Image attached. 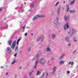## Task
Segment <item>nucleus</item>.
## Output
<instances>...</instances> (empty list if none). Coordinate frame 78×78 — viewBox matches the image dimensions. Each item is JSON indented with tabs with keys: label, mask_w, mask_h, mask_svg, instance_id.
I'll list each match as a JSON object with an SVG mask.
<instances>
[{
	"label": "nucleus",
	"mask_w": 78,
	"mask_h": 78,
	"mask_svg": "<svg viewBox=\"0 0 78 78\" xmlns=\"http://www.w3.org/2000/svg\"><path fill=\"white\" fill-rule=\"evenodd\" d=\"M45 15H35L33 18V20H36L38 17H40V18H41V17H44Z\"/></svg>",
	"instance_id": "nucleus-1"
},
{
	"label": "nucleus",
	"mask_w": 78,
	"mask_h": 78,
	"mask_svg": "<svg viewBox=\"0 0 78 78\" xmlns=\"http://www.w3.org/2000/svg\"><path fill=\"white\" fill-rule=\"evenodd\" d=\"M16 41H14L12 44V46L11 47V48L12 49H14L15 47H16Z\"/></svg>",
	"instance_id": "nucleus-2"
},
{
	"label": "nucleus",
	"mask_w": 78,
	"mask_h": 78,
	"mask_svg": "<svg viewBox=\"0 0 78 78\" xmlns=\"http://www.w3.org/2000/svg\"><path fill=\"white\" fill-rule=\"evenodd\" d=\"M40 62L41 64H44L45 63V60L44 58H42L40 59Z\"/></svg>",
	"instance_id": "nucleus-3"
},
{
	"label": "nucleus",
	"mask_w": 78,
	"mask_h": 78,
	"mask_svg": "<svg viewBox=\"0 0 78 78\" xmlns=\"http://www.w3.org/2000/svg\"><path fill=\"white\" fill-rule=\"evenodd\" d=\"M41 39H44V36L41 35V36L38 37L37 39L36 40V42H38Z\"/></svg>",
	"instance_id": "nucleus-4"
},
{
	"label": "nucleus",
	"mask_w": 78,
	"mask_h": 78,
	"mask_svg": "<svg viewBox=\"0 0 78 78\" xmlns=\"http://www.w3.org/2000/svg\"><path fill=\"white\" fill-rule=\"evenodd\" d=\"M7 50L8 54H11V48L9 47H7Z\"/></svg>",
	"instance_id": "nucleus-5"
},
{
	"label": "nucleus",
	"mask_w": 78,
	"mask_h": 78,
	"mask_svg": "<svg viewBox=\"0 0 78 78\" xmlns=\"http://www.w3.org/2000/svg\"><path fill=\"white\" fill-rule=\"evenodd\" d=\"M66 27L67 29H69V23H67L65 24V26L64 27V30H66Z\"/></svg>",
	"instance_id": "nucleus-6"
},
{
	"label": "nucleus",
	"mask_w": 78,
	"mask_h": 78,
	"mask_svg": "<svg viewBox=\"0 0 78 78\" xmlns=\"http://www.w3.org/2000/svg\"><path fill=\"white\" fill-rule=\"evenodd\" d=\"M56 66H55L53 68V72H52V75H54L55 74V71L56 70Z\"/></svg>",
	"instance_id": "nucleus-7"
},
{
	"label": "nucleus",
	"mask_w": 78,
	"mask_h": 78,
	"mask_svg": "<svg viewBox=\"0 0 78 78\" xmlns=\"http://www.w3.org/2000/svg\"><path fill=\"white\" fill-rule=\"evenodd\" d=\"M8 44L9 45H11V44H12V41H11V40H8Z\"/></svg>",
	"instance_id": "nucleus-8"
},
{
	"label": "nucleus",
	"mask_w": 78,
	"mask_h": 78,
	"mask_svg": "<svg viewBox=\"0 0 78 78\" xmlns=\"http://www.w3.org/2000/svg\"><path fill=\"white\" fill-rule=\"evenodd\" d=\"M64 19H65L66 22H67V20H68V19H69V18L68 16L66 17V16H65Z\"/></svg>",
	"instance_id": "nucleus-9"
},
{
	"label": "nucleus",
	"mask_w": 78,
	"mask_h": 78,
	"mask_svg": "<svg viewBox=\"0 0 78 78\" xmlns=\"http://www.w3.org/2000/svg\"><path fill=\"white\" fill-rule=\"evenodd\" d=\"M69 12H70V13H75V10H69Z\"/></svg>",
	"instance_id": "nucleus-10"
},
{
	"label": "nucleus",
	"mask_w": 78,
	"mask_h": 78,
	"mask_svg": "<svg viewBox=\"0 0 78 78\" xmlns=\"http://www.w3.org/2000/svg\"><path fill=\"white\" fill-rule=\"evenodd\" d=\"M60 9H61V8H58L57 10V12L58 15H59V12H60Z\"/></svg>",
	"instance_id": "nucleus-11"
},
{
	"label": "nucleus",
	"mask_w": 78,
	"mask_h": 78,
	"mask_svg": "<svg viewBox=\"0 0 78 78\" xmlns=\"http://www.w3.org/2000/svg\"><path fill=\"white\" fill-rule=\"evenodd\" d=\"M58 22V19L57 18L55 22V24H57Z\"/></svg>",
	"instance_id": "nucleus-12"
},
{
	"label": "nucleus",
	"mask_w": 78,
	"mask_h": 78,
	"mask_svg": "<svg viewBox=\"0 0 78 78\" xmlns=\"http://www.w3.org/2000/svg\"><path fill=\"white\" fill-rule=\"evenodd\" d=\"M19 49L18 48V46H17L15 48V50L16 51H18V50Z\"/></svg>",
	"instance_id": "nucleus-13"
},
{
	"label": "nucleus",
	"mask_w": 78,
	"mask_h": 78,
	"mask_svg": "<svg viewBox=\"0 0 78 78\" xmlns=\"http://www.w3.org/2000/svg\"><path fill=\"white\" fill-rule=\"evenodd\" d=\"M74 3H75V2L73 1H72L70 3V5H73L74 4Z\"/></svg>",
	"instance_id": "nucleus-14"
},
{
	"label": "nucleus",
	"mask_w": 78,
	"mask_h": 78,
	"mask_svg": "<svg viewBox=\"0 0 78 78\" xmlns=\"http://www.w3.org/2000/svg\"><path fill=\"white\" fill-rule=\"evenodd\" d=\"M17 62V60H15L12 63V64H13L14 63H16Z\"/></svg>",
	"instance_id": "nucleus-15"
},
{
	"label": "nucleus",
	"mask_w": 78,
	"mask_h": 78,
	"mask_svg": "<svg viewBox=\"0 0 78 78\" xmlns=\"http://www.w3.org/2000/svg\"><path fill=\"white\" fill-rule=\"evenodd\" d=\"M31 8H33L34 7V4H31Z\"/></svg>",
	"instance_id": "nucleus-16"
},
{
	"label": "nucleus",
	"mask_w": 78,
	"mask_h": 78,
	"mask_svg": "<svg viewBox=\"0 0 78 78\" xmlns=\"http://www.w3.org/2000/svg\"><path fill=\"white\" fill-rule=\"evenodd\" d=\"M55 37V35L53 34L52 35V39H54Z\"/></svg>",
	"instance_id": "nucleus-17"
},
{
	"label": "nucleus",
	"mask_w": 78,
	"mask_h": 78,
	"mask_svg": "<svg viewBox=\"0 0 78 78\" xmlns=\"http://www.w3.org/2000/svg\"><path fill=\"white\" fill-rule=\"evenodd\" d=\"M30 76H31V78H32V76H33V74H32V73H30Z\"/></svg>",
	"instance_id": "nucleus-18"
},
{
	"label": "nucleus",
	"mask_w": 78,
	"mask_h": 78,
	"mask_svg": "<svg viewBox=\"0 0 78 78\" xmlns=\"http://www.w3.org/2000/svg\"><path fill=\"white\" fill-rule=\"evenodd\" d=\"M38 61H39V59H37L36 61L35 64H36L37 65V64Z\"/></svg>",
	"instance_id": "nucleus-19"
},
{
	"label": "nucleus",
	"mask_w": 78,
	"mask_h": 78,
	"mask_svg": "<svg viewBox=\"0 0 78 78\" xmlns=\"http://www.w3.org/2000/svg\"><path fill=\"white\" fill-rule=\"evenodd\" d=\"M63 62H64V61H61L60 62V64H63Z\"/></svg>",
	"instance_id": "nucleus-20"
},
{
	"label": "nucleus",
	"mask_w": 78,
	"mask_h": 78,
	"mask_svg": "<svg viewBox=\"0 0 78 78\" xmlns=\"http://www.w3.org/2000/svg\"><path fill=\"white\" fill-rule=\"evenodd\" d=\"M47 51H50V48H48L47 49Z\"/></svg>",
	"instance_id": "nucleus-21"
},
{
	"label": "nucleus",
	"mask_w": 78,
	"mask_h": 78,
	"mask_svg": "<svg viewBox=\"0 0 78 78\" xmlns=\"http://www.w3.org/2000/svg\"><path fill=\"white\" fill-rule=\"evenodd\" d=\"M64 56V54H63L60 57V59L62 58H63V56Z\"/></svg>",
	"instance_id": "nucleus-22"
},
{
	"label": "nucleus",
	"mask_w": 78,
	"mask_h": 78,
	"mask_svg": "<svg viewBox=\"0 0 78 78\" xmlns=\"http://www.w3.org/2000/svg\"><path fill=\"white\" fill-rule=\"evenodd\" d=\"M39 73H40V72H39V71H37V72L36 74V75H39Z\"/></svg>",
	"instance_id": "nucleus-23"
},
{
	"label": "nucleus",
	"mask_w": 78,
	"mask_h": 78,
	"mask_svg": "<svg viewBox=\"0 0 78 78\" xmlns=\"http://www.w3.org/2000/svg\"><path fill=\"white\" fill-rule=\"evenodd\" d=\"M72 30L73 32H76V30H75L73 29H72Z\"/></svg>",
	"instance_id": "nucleus-24"
},
{
	"label": "nucleus",
	"mask_w": 78,
	"mask_h": 78,
	"mask_svg": "<svg viewBox=\"0 0 78 78\" xmlns=\"http://www.w3.org/2000/svg\"><path fill=\"white\" fill-rule=\"evenodd\" d=\"M39 57V55L38 54H37L36 55V57H35V59H37V58L38 57Z\"/></svg>",
	"instance_id": "nucleus-25"
},
{
	"label": "nucleus",
	"mask_w": 78,
	"mask_h": 78,
	"mask_svg": "<svg viewBox=\"0 0 78 78\" xmlns=\"http://www.w3.org/2000/svg\"><path fill=\"white\" fill-rule=\"evenodd\" d=\"M69 6H67V9L66 10V11H68L69 10Z\"/></svg>",
	"instance_id": "nucleus-26"
},
{
	"label": "nucleus",
	"mask_w": 78,
	"mask_h": 78,
	"mask_svg": "<svg viewBox=\"0 0 78 78\" xmlns=\"http://www.w3.org/2000/svg\"><path fill=\"white\" fill-rule=\"evenodd\" d=\"M59 2H57L56 3V4H55V6H57V5H58V4H59Z\"/></svg>",
	"instance_id": "nucleus-27"
},
{
	"label": "nucleus",
	"mask_w": 78,
	"mask_h": 78,
	"mask_svg": "<svg viewBox=\"0 0 78 78\" xmlns=\"http://www.w3.org/2000/svg\"><path fill=\"white\" fill-rule=\"evenodd\" d=\"M66 41H69V38L66 37Z\"/></svg>",
	"instance_id": "nucleus-28"
},
{
	"label": "nucleus",
	"mask_w": 78,
	"mask_h": 78,
	"mask_svg": "<svg viewBox=\"0 0 78 78\" xmlns=\"http://www.w3.org/2000/svg\"><path fill=\"white\" fill-rule=\"evenodd\" d=\"M37 67V65L35 64V65L34 66V68H35V69H36V68Z\"/></svg>",
	"instance_id": "nucleus-29"
},
{
	"label": "nucleus",
	"mask_w": 78,
	"mask_h": 78,
	"mask_svg": "<svg viewBox=\"0 0 78 78\" xmlns=\"http://www.w3.org/2000/svg\"><path fill=\"white\" fill-rule=\"evenodd\" d=\"M73 33L72 32V33L71 34V35L70 36H73Z\"/></svg>",
	"instance_id": "nucleus-30"
},
{
	"label": "nucleus",
	"mask_w": 78,
	"mask_h": 78,
	"mask_svg": "<svg viewBox=\"0 0 78 78\" xmlns=\"http://www.w3.org/2000/svg\"><path fill=\"white\" fill-rule=\"evenodd\" d=\"M17 53L15 54L14 55V56H15V57H16V56H17Z\"/></svg>",
	"instance_id": "nucleus-31"
},
{
	"label": "nucleus",
	"mask_w": 78,
	"mask_h": 78,
	"mask_svg": "<svg viewBox=\"0 0 78 78\" xmlns=\"http://www.w3.org/2000/svg\"><path fill=\"white\" fill-rule=\"evenodd\" d=\"M71 64L72 66L73 65V62H72L71 63Z\"/></svg>",
	"instance_id": "nucleus-32"
},
{
	"label": "nucleus",
	"mask_w": 78,
	"mask_h": 78,
	"mask_svg": "<svg viewBox=\"0 0 78 78\" xmlns=\"http://www.w3.org/2000/svg\"><path fill=\"white\" fill-rule=\"evenodd\" d=\"M70 73V71H67V73L69 74Z\"/></svg>",
	"instance_id": "nucleus-33"
},
{
	"label": "nucleus",
	"mask_w": 78,
	"mask_h": 78,
	"mask_svg": "<svg viewBox=\"0 0 78 78\" xmlns=\"http://www.w3.org/2000/svg\"><path fill=\"white\" fill-rule=\"evenodd\" d=\"M27 33H26L25 34V36H27Z\"/></svg>",
	"instance_id": "nucleus-34"
},
{
	"label": "nucleus",
	"mask_w": 78,
	"mask_h": 78,
	"mask_svg": "<svg viewBox=\"0 0 78 78\" xmlns=\"http://www.w3.org/2000/svg\"><path fill=\"white\" fill-rule=\"evenodd\" d=\"M20 41V38H19V39L17 41L19 42Z\"/></svg>",
	"instance_id": "nucleus-35"
},
{
	"label": "nucleus",
	"mask_w": 78,
	"mask_h": 78,
	"mask_svg": "<svg viewBox=\"0 0 78 78\" xmlns=\"http://www.w3.org/2000/svg\"><path fill=\"white\" fill-rule=\"evenodd\" d=\"M68 45L69 46H70V45H71V44H68Z\"/></svg>",
	"instance_id": "nucleus-36"
},
{
	"label": "nucleus",
	"mask_w": 78,
	"mask_h": 78,
	"mask_svg": "<svg viewBox=\"0 0 78 78\" xmlns=\"http://www.w3.org/2000/svg\"><path fill=\"white\" fill-rule=\"evenodd\" d=\"M30 50H31V48H30L28 51H30Z\"/></svg>",
	"instance_id": "nucleus-37"
},
{
	"label": "nucleus",
	"mask_w": 78,
	"mask_h": 78,
	"mask_svg": "<svg viewBox=\"0 0 78 78\" xmlns=\"http://www.w3.org/2000/svg\"><path fill=\"white\" fill-rule=\"evenodd\" d=\"M71 62L70 61V62H69V64H71Z\"/></svg>",
	"instance_id": "nucleus-38"
},
{
	"label": "nucleus",
	"mask_w": 78,
	"mask_h": 78,
	"mask_svg": "<svg viewBox=\"0 0 78 78\" xmlns=\"http://www.w3.org/2000/svg\"><path fill=\"white\" fill-rule=\"evenodd\" d=\"M17 45H19V41H17Z\"/></svg>",
	"instance_id": "nucleus-39"
},
{
	"label": "nucleus",
	"mask_w": 78,
	"mask_h": 78,
	"mask_svg": "<svg viewBox=\"0 0 78 78\" xmlns=\"http://www.w3.org/2000/svg\"><path fill=\"white\" fill-rule=\"evenodd\" d=\"M68 33H69V34H70V32H68Z\"/></svg>",
	"instance_id": "nucleus-40"
},
{
	"label": "nucleus",
	"mask_w": 78,
	"mask_h": 78,
	"mask_svg": "<svg viewBox=\"0 0 78 78\" xmlns=\"http://www.w3.org/2000/svg\"><path fill=\"white\" fill-rule=\"evenodd\" d=\"M25 26H24L23 27V29H25Z\"/></svg>",
	"instance_id": "nucleus-41"
},
{
	"label": "nucleus",
	"mask_w": 78,
	"mask_h": 78,
	"mask_svg": "<svg viewBox=\"0 0 78 78\" xmlns=\"http://www.w3.org/2000/svg\"><path fill=\"white\" fill-rule=\"evenodd\" d=\"M77 41V40H75L74 41V42H76Z\"/></svg>",
	"instance_id": "nucleus-42"
},
{
	"label": "nucleus",
	"mask_w": 78,
	"mask_h": 78,
	"mask_svg": "<svg viewBox=\"0 0 78 78\" xmlns=\"http://www.w3.org/2000/svg\"><path fill=\"white\" fill-rule=\"evenodd\" d=\"M21 68H22V66H20V69H21Z\"/></svg>",
	"instance_id": "nucleus-43"
},
{
	"label": "nucleus",
	"mask_w": 78,
	"mask_h": 78,
	"mask_svg": "<svg viewBox=\"0 0 78 78\" xmlns=\"http://www.w3.org/2000/svg\"><path fill=\"white\" fill-rule=\"evenodd\" d=\"M2 10V9H0V11H1Z\"/></svg>",
	"instance_id": "nucleus-44"
},
{
	"label": "nucleus",
	"mask_w": 78,
	"mask_h": 78,
	"mask_svg": "<svg viewBox=\"0 0 78 78\" xmlns=\"http://www.w3.org/2000/svg\"><path fill=\"white\" fill-rule=\"evenodd\" d=\"M73 1L74 2H75V0H73Z\"/></svg>",
	"instance_id": "nucleus-45"
},
{
	"label": "nucleus",
	"mask_w": 78,
	"mask_h": 78,
	"mask_svg": "<svg viewBox=\"0 0 78 78\" xmlns=\"http://www.w3.org/2000/svg\"><path fill=\"white\" fill-rule=\"evenodd\" d=\"M8 73H6V75H8Z\"/></svg>",
	"instance_id": "nucleus-46"
},
{
	"label": "nucleus",
	"mask_w": 78,
	"mask_h": 78,
	"mask_svg": "<svg viewBox=\"0 0 78 78\" xmlns=\"http://www.w3.org/2000/svg\"><path fill=\"white\" fill-rule=\"evenodd\" d=\"M76 51V50L74 51V53H75V52Z\"/></svg>",
	"instance_id": "nucleus-47"
},
{
	"label": "nucleus",
	"mask_w": 78,
	"mask_h": 78,
	"mask_svg": "<svg viewBox=\"0 0 78 78\" xmlns=\"http://www.w3.org/2000/svg\"><path fill=\"white\" fill-rule=\"evenodd\" d=\"M33 34H32V36H33Z\"/></svg>",
	"instance_id": "nucleus-48"
},
{
	"label": "nucleus",
	"mask_w": 78,
	"mask_h": 78,
	"mask_svg": "<svg viewBox=\"0 0 78 78\" xmlns=\"http://www.w3.org/2000/svg\"><path fill=\"white\" fill-rule=\"evenodd\" d=\"M46 75H47V76H48V74L47 73L46 74Z\"/></svg>",
	"instance_id": "nucleus-49"
},
{
	"label": "nucleus",
	"mask_w": 78,
	"mask_h": 78,
	"mask_svg": "<svg viewBox=\"0 0 78 78\" xmlns=\"http://www.w3.org/2000/svg\"><path fill=\"white\" fill-rule=\"evenodd\" d=\"M64 3H65V1L64 2Z\"/></svg>",
	"instance_id": "nucleus-50"
},
{
	"label": "nucleus",
	"mask_w": 78,
	"mask_h": 78,
	"mask_svg": "<svg viewBox=\"0 0 78 78\" xmlns=\"http://www.w3.org/2000/svg\"><path fill=\"white\" fill-rule=\"evenodd\" d=\"M25 0V1H27V0Z\"/></svg>",
	"instance_id": "nucleus-51"
},
{
	"label": "nucleus",
	"mask_w": 78,
	"mask_h": 78,
	"mask_svg": "<svg viewBox=\"0 0 78 78\" xmlns=\"http://www.w3.org/2000/svg\"><path fill=\"white\" fill-rule=\"evenodd\" d=\"M74 40H75V39H74Z\"/></svg>",
	"instance_id": "nucleus-52"
}]
</instances>
